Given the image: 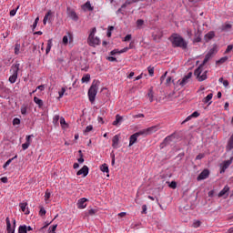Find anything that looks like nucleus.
<instances>
[{"label":"nucleus","mask_w":233,"mask_h":233,"mask_svg":"<svg viewBox=\"0 0 233 233\" xmlns=\"http://www.w3.org/2000/svg\"><path fill=\"white\" fill-rule=\"evenodd\" d=\"M17 10H19V6H17L16 9H12V10L10 11V13H9V15H10L11 17H14V15H15L17 14Z\"/></svg>","instance_id":"58836bf2"},{"label":"nucleus","mask_w":233,"mask_h":233,"mask_svg":"<svg viewBox=\"0 0 233 233\" xmlns=\"http://www.w3.org/2000/svg\"><path fill=\"white\" fill-rule=\"evenodd\" d=\"M147 70L150 77H154V67L148 66Z\"/></svg>","instance_id":"37998d69"},{"label":"nucleus","mask_w":233,"mask_h":233,"mask_svg":"<svg viewBox=\"0 0 233 233\" xmlns=\"http://www.w3.org/2000/svg\"><path fill=\"white\" fill-rule=\"evenodd\" d=\"M28 147H30V144L28 142H25L22 145L23 150L28 149Z\"/></svg>","instance_id":"5fc2aeb1"},{"label":"nucleus","mask_w":233,"mask_h":233,"mask_svg":"<svg viewBox=\"0 0 233 233\" xmlns=\"http://www.w3.org/2000/svg\"><path fill=\"white\" fill-rule=\"evenodd\" d=\"M92 130H94V127L92 125L87 126L84 130V136H88V133L92 132Z\"/></svg>","instance_id":"a878e982"},{"label":"nucleus","mask_w":233,"mask_h":233,"mask_svg":"<svg viewBox=\"0 0 233 233\" xmlns=\"http://www.w3.org/2000/svg\"><path fill=\"white\" fill-rule=\"evenodd\" d=\"M50 15H52V11H48L46 15L44 16V19L46 21H48V18L50 17Z\"/></svg>","instance_id":"864d4df0"},{"label":"nucleus","mask_w":233,"mask_h":233,"mask_svg":"<svg viewBox=\"0 0 233 233\" xmlns=\"http://www.w3.org/2000/svg\"><path fill=\"white\" fill-rule=\"evenodd\" d=\"M15 158H17V156H15L14 157L8 159L3 166V168H6V167H8L10 165V163H12V161H14Z\"/></svg>","instance_id":"7c9ffc66"},{"label":"nucleus","mask_w":233,"mask_h":233,"mask_svg":"<svg viewBox=\"0 0 233 233\" xmlns=\"http://www.w3.org/2000/svg\"><path fill=\"white\" fill-rule=\"evenodd\" d=\"M46 209L45 208L41 207L39 211V216H46Z\"/></svg>","instance_id":"a18cd8bd"},{"label":"nucleus","mask_w":233,"mask_h":233,"mask_svg":"<svg viewBox=\"0 0 233 233\" xmlns=\"http://www.w3.org/2000/svg\"><path fill=\"white\" fill-rule=\"evenodd\" d=\"M119 49H114L110 52V56H116V54H119Z\"/></svg>","instance_id":"13d9d810"},{"label":"nucleus","mask_w":233,"mask_h":233,"mask_svg":"<svg viewBox=\"0 0 233 233\" xmlns=\"http://www.w3.org/2000/svg\"><path fill=\"white\" fill-rule=\"evenodd\" d=\"M233 49V46L232 45H228L226 51H225V54H228V52H231V50Z\"/></svg>","instance_id":"6e6d98bb"},{"label":"nucleus","mask_w":233,"mask_h":233,"mask_svg":"<svg viewBox=\"0 0 233 233\" xmlns=\"http://www.w3.org/2000/svg\"><path fill=\"white\" fill-rule=\"evenodd\" d=\"M80 157L77 159L78 163H85V158H83V153L79 150Z\"/></svg>","instance_id":"49530a36"},{"label":"nucleus","mask_w":233,"mask_h":233,"mask_svg":"<svg viewBox=\"0 0 233 233\" xmlns=\"http://www.w3.org/2000/svg\"><path fill=\"white\" fill-rule=\"evenodd\" d=\"M100 170H101V172H106V174H108V172H110V170L108 169V165H106V164L101 165Z\"/></svg>","instance_id":"393cba45"},{"label":"nucleus","mask_w":233,"mask_h":233,"mask_svg":"<svg viewBox=\"0 0 233 233\" xmlns=\"http://www.w3.org/2000/svg\"><path fill=\"white\" fill-rule=\"evenodd\" d=\"M187 117H199V112L195 111L191 115H189Z\"/></svg>","instance_id":"de8ad7c7"},{"label":"nucleus","mask_w":233,"mask_h":233,"mask_svg":"<svg viewBox=\"0 0 233 233\" xmlns=\"http://www.w3.org/2000/svg\"><path fill=\"white\" fill-rule=\"evenodd\" d=\"M49 198H50V193H49L48 190H46V193H45V199H46V201H48Z\"/></svg>","instance_id":"680f3d73"},{"label":"nucleus","mask_w":233,"mask_h":233,"mask_svg":"<svg viewBox=\"0 0 233 233\" xmlns=\"http://www.w3.org/2000/svg\"><path fill=\"white\" fill-rule=\"evenodd\" d=\"M230 28H232V25H230V24H224L221 26V32H228V31H230Z\"/></svg>","instance_id":"aec40b11"},{"label":"nucleus","mask_w":233,"mask_h":233,"mask_svg":"<svg viewBox=\"0 0 233 233\" xmlns=\"http://www.w3.org/2000/svg\"><path fill=\"white\" fill-rule=\"evenodd\" d=\"M232 148H233V139L229 138V140L228 142L227 149L228 150H232Z\"/></svg>","instance_id":"c9c22d12"},{"label":"nucleus","mask_w":233,"mask_h":233,"mask_svg":"<svg viewBox=\"0 0 233 233\" xmlns=\"http://www.w3.org/2000/svg\"><path fill=\"white\" fill-rule=\"evenodd\" d=\"M167 74H168V72L166 71L165 74H163V75L160 76V85H163V82L165 81V79H167Z\"/></svg>","instance_id":"e433bc0d"},{"label":"nucleus","mask_w":233,"mask_h":233,"mask_svg":"<svg viewBox=\"0 0 233 233\" xmlns=\"http://www.w3.org/2000/svg\"><path fill=\"white\" fill-rule=\"evenodd\" d=\"M169 187L170 188H177V183H176V181H172L170 184H169Z\"/></svg>","instance_id":"8fccbe9b"},{"label":"nucleus","mask_w":233,"mask_h":233,"mask_svg":"<svg viewBox=\"0 0 233 233\" xmlns=\"http://www.w3.org/2000/svg\"><path fill=\"white\" fill-rule=\"evenodd\" d=\"M19 207H20L22 212H24L26 216H28V214H30V210H28V208H27L28 207V203L21 202L19 204Z\"/></svg>","instance_id":"2eb2a0df"},{"label":"nucleus","mask_w":233,"mask_h":233,"mask_svg":"<svg viewBox=\"0 0 233 233\" xmlns=\"http://www.w3.org/2000/svg\"><path fill=\"white\" fill-rule=\"evenodd\" d=\"M205 64H202L195 70L194 72V76H196L198 81H205L207 79V71H205L204 73L203 72V66ZM202 73V75H201Z\"/></svg>","instance_id":"423d86ee"},{"label":"nucleus","mask_w":233,"mask_h":233,"mask_svg":"<svg viewBox=\"0 0 233 233\" xmlns=\"http://www.w3.org/2000/svg\"><path fill=\"white\" fill-rule=\"evenodd\" d=\"M27 110H28V104H24L21 106L20 111L22 116H26Z\"/></svg>","instance_id":"412c9836"},{"label":"nucleus","mask_w":233,"mask_h":233,"mask_svg":"<svg viewBox=\"0 0 233 233\" xmlns=\"http://www.w3.org/2000/svg\"><path fill=\"white\" fill-rule=\"evenodd\" d=\"M62 41H63V45H68V36L64 35Z\"/></svg>","instance_id":"603ef678"},{"label":"nucleus","mask_w":233,"mask_h":233,"mask_svg":"<svg viewBox=\"0 0 233 233\" xmlns=\"http://www.w3.org/2000/svg\"><path fill=\"white\" fill-rule=\"evenodd\" d=\"M157 130H159V127L157 126H153V127H147L146 129H141L138 132H137L136 134L138 137H140V136L142 137H147V136H151V134L157 132Z\"/></svg>","instance_id":"39448f33"},{"label":"nucleus","mask_w":233,"mask_h":233,"mask_svg":"<svg viewBox=\"0 0 233 233\" xmlns=\"http://www.w3.org/2000/svg\"><path fill=\"white\" fill-rule=\"evenodd\" d=\"M107 61H111V63H114V62L117 61V58H116L114 56H109V57H107Z\"/></svg>","instance_id":"0e129e2a"},{"label":"nucleus","mask_w":233,"mask_h":233,"mask_svg":"<svg viewBox=\"0 0 233 233\" xmlns=\"http://www.w3.org/2000/svg\"><path fill=\"white\" fill-rule=\"evenodd\" d=\"M194 228H198V227H201V222L199 220H197L193 223Z\"/></svg>","instance_id":"09e8293b"},{"label":"nucleus","mask_w":233,"mask_h":233,"mask_svg":"<svg viewBox=\"0 0 233 233\" xmlns=\"http://www.w3.org/2000/svg\"><path fill=\"white\" fill-rule=\"evenodd\" d=\"M82 83H88L90 81V75L87 74L86 76H84L81 79Z\"/></svg>","instance_id":"72a5a7b5"},{"label":"nucleus","mask_w":233,"mask_h":233,"mask_svg":"<svg viewBox=\"0 0 233 233\" xmlns=\"http://www.w3.org/2000/svg\"><path fill=\"white\" fill-rule=\"evenodd\" d=\"M214 96V95L212 93L208 94L203 100L204 103H210V101H212V97Z\"/></svg>","instance_id":"cd10ccee"},{"label":"nucleus","mask_w":233,"mask_h":233,"mask_svg":"<svg viewBox=\"0 0 233 233\" xmlns=\"http://www.w3.org/2000/svg\"><path fill=\"white\" fill-rule=\"evenodd\" d=\"M56 229H57V225H53L52 227L49 228L48 233H56Z\"/></svg>","instance_id":"a19ab883"},{"label":"nucleus","mask_w":233,"mask_h":233,"mask_svg":"<svg viewBox=\"0 0 233 233\" xmlns=\"http://www.w3.org/2000/svg\"><path fill=\"white\" fill-rule=\"evenodd\" d=\"M206 37H208V39H214V37H216V33H214V31H210L206 35Z\"/></svg>","instance_id":"473e14b6"},{"label":"nucleus","mask_w":233,"mask_h":233,"mask_svg":"<svg viewBox=\"0 0 233 233\" xmlns=\"http://www.w3.org/2000/svg\"><path fill=\"white\" fill-rule=\"evenodd\" d=\"M210 176V171L208 169H204L197 177L198 181H203V179H207Z\"/></svg>","instance_id":"ddd939ff"},{"label":"nucleus","mask_w":233,"mask_h":233,"mask_svg":"<svg viewBox=\"0 0 233 233\" xmlns=\"http://www.w3.org/2000/svg\"><path fill=\"white\" fill-rule=\"evenodd\" d=\"M168 39L173 48H182V50H187V48H188V43H187L185 38H183L179 34L174 33Z\"/></svg>","instance_id":"f257e3e1"},{"label":"nucleus","mask_w":233,"mask_h":233,"mask_svg":"<svg viewBox=\"0 0 233 233\" xmlns=\"http://www.w3.org/2000/svg\"><path fill=\"white\" fill-rule=\"evenodd\" d=\"M65 92H66V87H62L61 90L58 92L60 98L65 96Z\"/></svg>","instance_id":"79ce46f5"},{"label":"nucleus","mask_w":233,"mask_h":233,"mask_svg":"<svg viewBox=\"0 0 233 233\" xmlns=\"http://www.w3.org/2000/svg\"><path fill=\"white\" fill-rule=\"evenodd\" d=\"M227 61H228V56L221 57L217 61V65H223V63H227Z\"/></svg>","instance_id":"c756f323"},{"label":"nucleus","mask_w":233,"mask_h":233,"mask_svg":"<svg viewBox=\"0 0 233 233\" xmlns=\"http://www.w3.org/2000/svg\"><path fill=\"white\" fill-rule=\"evenodd\" d=\"M147 97H148V100L150 101V103H152V101H154V90L152 89V87L148 90Z\"/></svg>","instance_id":"4be33fe9"},{"label":"nucleus","mask_w":233,"mask_h":233,"mask_svg":"<svg viewBox=\"0 0 233 233\" xmlns=\"http://www.w3.org/2000/svg\"><path fill=\"white\" fill-rule=\"evenodd\" d=\"M171 82L174 83V79H172V76H167V78L166 80L167 86H170Z\"/></svg>","instance_id":"ea45409f"},{"label":"nucleus","mask_w":233,"mask_h":233,"mask_svg":"<svg viewBox=\"0 0 233 233\" xmlns=\"http://www.w3.org/2000/svg\"><path fill=\"white\" fill-rule=\"evenodd\" d=\"M192 78V72L187 73L182 80H178L177 83L180 86H186V85H188V82Z\"/></svg>","instance_id":"6e6552de"},{"label":"nucleus","mask_w":233,"mask_h":233,"mask_svg":"<svg viewBox=\"0 0 233 233\" xmlns=\"http://www.w3.org/2000/svg\"><path fill=\"white\" fill-rule=\"evenodd\" d=\"M232 161H233V157H231L230 159L223 162V164L221 165L220 174L225 173V170H227V168H228L230 165H232Z\"/></svg>","instance_id":"f8f14e48"},{"label":"nucleus","mask_w":233,"mask_h":233,"mask_svg":"<svg viewBox=\"0 0 233 233\" xmlns=\"http://www.w3.org/2000/svg\"><path fill=\"white\" fill-rule=\"evenodd\" d=\"M203 157H205V154L200 153V154H198V155L196 157V159H197V160H200V159H203Z\"/></svg>","instance_id":"052dcab7"},{"label":"nucleus","mask_w":233,"mask_h":233,"mask_svg":"<svg viewBox=\"0 0 233 233\" xmlns=\"http://www.w3.org/2000/svg\"><path fill=\"white\" fill-rule=\"evenodd\" d=\"M119 138L120 135H115L112 138V147L113 148H118L119 147Z\"/></svg>","instance_id":"4468645a"},{"label":"nucleus","mask_w":233,"mask_h":233,"mask_svg":"<svg viewBox=\"0 0 233 233\" xmlns=\"http://www.w3.org/2000/svg\"><path fill=\"white\" fill-rule=\"evenodd\" d=\"M96 212H97V210H96V209H89L88 210L89 216H94V214H96Z\"/></svg>","instance_id":"338daca9"},{"label":"nucleus","mask_w":233,"mask_h":233,"mask_svg":"<svg viewBox=\"0 0 233 233\" xmlns=\"http://www.w3.org/2000/svg\"><path fill=\"white\" fill-rule=\"evenodd\" d=\"M37 90H40L41 92H43V90H45V86H43V85L38 86L36 87V89L35 91H33V94L35 93Z\"/></svg>","instance_id":"3c124183"},{"label":"nucleus","mask_w":233,"mask_h":233,"mask_svg":"<svg viewBox=\"0 0 233 233\" xmlns=\"http://www.w3.org/2000/svg\"><path fill=\"white\" fill-rule=\"evenodd\" d=\"M18 233H26V226H20L18 228Z\"/></svg>","instance_id":"4c0bfd02"},{"label":"nucleus","mask_w":233,"mask_h":233,"mask_svg":"<svg viewBox=\"0 0 233 233\" xmlns=\"http://www.w3.org/2000/svg\"><path fill=\"white\" fill-rule=\"evenodd\" d=\"M97 90H99V86L97 85V82L94 81L87 92V96L90 103H94V101H96V96H97Z\"/></svg>","instance_id":"7ed1b4c3"},{"label":"nucleus","mask_w":233,"mask_h":233,"mask_svg":"<svg viewBox=\"0 0 233 233\" xmlns=\"http://www.w3.org/2000/svg\"><path fill=\"white\" fill-rule=\"evenodd\" d=\"M21 124V120L19 119V118H15L14 120H13V125H20Z\"/></svg>","instance_id":"bf43d9fd"},{"label":"nucleus","mask_w":233,"mask_h":233,"mask_svg":"<svg viewBox=\"0 0 233 233\" xmlns=\"http://www.w3.org/2000/svg\"><path fill=\"white\" fill-rule=\"evenodd\" d=\"M21 66V64H19L18 62H16L15 64H14L11 66V72H13L12 76H9V83H11V85H14V83H15V81H17V76H19V68Z\"/></svg>","instance_id":"20e7f679"},{"label":"nucleus","mask_w":233,"mask_h":233,"mask_svg":"<svg viewBox=\"0 0 233 233\" xmlns=\"http://www.w3.org/2000/svg\"><path fill=\"white\" fill-rule=\"evenodd\" d=\"M123 123V117H116V119L113 122L114 127H119Z\"/></svg>","instance_id":"bb28decb"},{"label":"nucleus","mask_w":233,"mask_h":233,"mask_svg":"<svg viewBox=\"0 0 233 233\" xmlns=\"http://www.w3.org/2000/svg\"><path fill=\"white\" fill-rule=\"evenodd\" d=\"M214 54H216V49L211 48L208 54L205 56V58L203 60V65H207V63H208V61H210V59H212V57H214Z\"/></svg>","instance_id":"9b49d317"},{"label":"nucleus","mask_w":233,"mask_h":233,"mask_svg":"<svg viewBox=\"0 0 233 233\" xmlns=\"http://www.w3.org/2000/svg\"><path fill=\"white\" fill-rule=\"evenodd\" d=\"M60 125L62 128H68V123L65 120V118L60 119Z\"/></svg>","instance_id":"2f4dec72"},{"label":"nucleus","mask_w":233,"mask_h":233,"mask_svg":"<svg viewBox=\"0 0 233 233\" xmlns=\"http://www.w3.org/2000/svg\"><path fill=\"white\" fill-rule=\"evenodd\" d=\"M228 192H230V187L226 185L218 196V198H224V199H227V198H228Z\"/></svg>","instance_id":"9d476101"},{"label":"nucleus","mask_w":233,"mask_h":233,"mask_svg":"<svg viewBox=\"0 0 233 233\" xmlns=\"http://www.w3.org/2000/svg\"><path fill=\"white\" fill-rule=\"evenodd\" d=\"M137 137H137V133L130 136V137H129V147H132V145L137 143Z\"/></svg>","instance_id":"a211bd4d"},{"label":"nucleus","mask_w":233,"mask_h":233,"mask_svg":"<svg viewBox=\"0 0 233 233\" xmlns=\"http://www.w3.org/2000/svg\"><path fill=\"white\" fill-rule=\"evenodd\" d=\"M76 176H83L84 177H86V176H88V167L84 166L80 170L77 171Z\"/></svg>","instance_id":"dca6fc26"},{"label":"nucleus","mask_w":233,"mask_h":233,"mask_svg":"<svg viewBox=\"0 0 233 233\" xmlns=\"http://www.w3.org/2000/svg\"><path fill=\"white\" fill-rule=\"evenodd\" d=\"M34 101H35V105H37L39 106V108H41L44 105L43 101L37 96L34 97Z\"/></svg>","instance_id":"5701e85b"},{"label":"nucleus","mask_w":233,"mask_h":233,"mask_svg":"<svg viewBox=\"0 0 233 233\" xmlns=\"http://www.w3.org/2000/svg\"><path fill=\"white\" fill-rule=\"evenodd\" d=\"M142 214H147V205L142 206Z\"/></svg>","instance_id":"774afa93"},{"label":"nucleus","mask_w":233,"mask_h":233,"mask_svg":"<svg viewBox=\"0 0 233 233\" xmlns=\"http://www.w3.org/2000/svg\"><path fill=\"white\" fill-rule=\"evenodd\" d=\"M96 32L97 29L96 27H93L87 37V45H89V46H93V48H96V46H99V45H101V39L96 36Z\"/></svg>","instance_id":"f03ea898"},{"label":"nucleus","mask_w":233,"mask_h":233,"mask_svg":"<svg viewBox=\"0 0 233 233\" xmlns=\"http://www.w3.org/2000/svg\"><path fill=\"white\" fill-rule=\"evenodd\" d=\"M86 201H88V199L86 198H80L77 202V208H86Z\"/></svg>","instance_id":"f3484780"},{"label":"nucleus","mask_w":233,"mask_h":233,"mask_svg":"<svg viewBox=\"0 0 233 233\" xmlns=\"http://www.w3.org/2000/svg\"><path fill=\"white\" fill-rule=\"evenodd\" d=\"M5 223L7 233H15V219H13V227L8 217L5 218Z\"/></svg>","instance_id":"0eeeda50"},{"label":"nucleus","mask_w":233,"mask_h":233,"mask_svg":"<svg viewBox=\"0 0 233 233\" xmlns=\"http://www.w3.org/2000/svg\"><path fill=\"white\" fill-rule=\"evenodd\" d=\"M143 25H145V21L143 19L137 20V28L141 30V28H143Z\"/></svg>","instance_id":"c85d7f7f"},{"label":"nucleus","mask_w":233,"mask_h":233,"mask_svg":"<svg viewBox=\"0 0 233 233\" xmlns=\"http://www.w3.org/2000/svg\"><path fill=\"white\" fill-rule=\"evenodd\" d=\"M128 5H131V4H130V2H129L128 0H127V1L121 5V8H122V9H123V8H127V6Z\"/></svg>","instance_id":"e2e57ef3"},{"label":"nucleus","mask_w":233,"mask_h":233,"mask_svg":"<svg viewBox=\"0 0 233 233\" xmlns=\"http://www.w3.org/2000/svg\"><path fill=\"white\" fill-rule=\"evenodd\" d=\"M86 8H87V10H89V12H92L94 10V6H92V5L90 4V1H87L85 4Z\"/></svg>","instance_id":"f704fd0d"},{"label":"nucleus","mask_w":233,"mask_h":233,"mask_svg":"<svg viewBox=\"0 0 233 233\" xmlns=\"http://www.w3.org/2000/svg\"><path fill=\"white\" fill-rule=\"evenodd\" d=\"M32 137H34V135H28V136H26V137H25L26 142H25V143H28L29 145H31V143H32Z\"/></svg>","instance_id":"c03bdc74"},{"label":"nucleus","mask_w":233,"mask_h":233,"mask_svg":"<svg viewBox=\"0 0 233 233\" xmlns=\"http://www.w3.org/2000/svg\"><path fill=\"white\" fill-rule=\"evenodd\" d=\"M130 39H132V35H127L125 37H124V41H130Z\"/></svg>","instance_id":"69168bd1"},{"label":"nucleus","mask_w":233,"mask_h":233,"mask_svg":"<svg viewBox=\"0 0 233 233\" xmlns=\"http://www.w3.org/2000/svg\"><path fill=\"white\" fill-rule=\"evenodd\" d=\"M172 137H174V135H171V136L167 137L164 139L165 143H168L169 141H171V140H172Z\"/></svg>","instance_id":"4d7b16f0"},{"label":"nucleus","mask_w":233,"mask_h":233,"mask_svg":"<svg viewBox=\"0 0 233 233\" xmlns=\"http://www.w3.org/2000/svg\"><path fill=\"white\" fill-rule=\"evenodd\" d=\"M54 46V44H53V39L51 38V39H49L48 41H47V46H46V55H48V54H50V50H52V46Z\"/></svg>","instance_id":"6ab92c4d"},{"label":"nucleus","mask_w":233,"mask_h":233,"mask_svg":"<svg viewBox=\"0 0 233 233\" xmlns=\"http://www.w3.org/2000/svg\"><path fill=\"white\" fill-rule=\"evenodd\" d=\"M67 16L72 19V21H79V16L74 9L67 7Z\"/></svg>","instance_id":"1a4fd4ad"},{"label":"nucleus","mask_w":233,"mask_h":233,"mask_svg":"<svg viewBox=\"0 0 233 233\" xmlns=\"http://www.w3.org/2000/svg\"><path fill=\"white\" fill-rule=\"evenodd\" d=\"M20 52H21V44L16 43L15 45V56H19Z\"/></svg>","instance_id":"b1692460"}]
</instances>
